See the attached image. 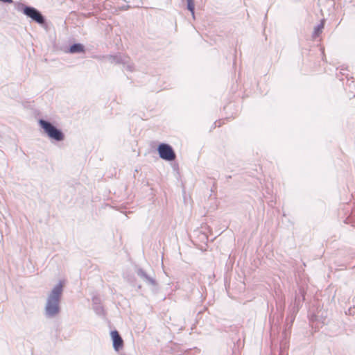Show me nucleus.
Returning a JSON list of instances; mask_svg holds the SVG:
<instances>
[{
  "mask_svg": "<svg viewBox=\"0 0 355 355\" xmlns=\"http://www.w3.org/2000/svg\"><path fill=\"white\" fill-rule=\"evenodd\" d=\"M157 150L162 159L168 161H173L175 159V154L169 145L162 144L158 146Z\"/></svg>",
  "mask_w": 355,
  "mask_h": 355,
  "instance_id": "nucleus-3",
  "label": "nucleus"
},
{
  "mask_svg": "<svg viewBox=\"0 0 355 355\" xmlns=\"http://www.w3.org/2000/svg\"><path fill=\"white\" fill-rule=\"evenodd\" d=\"M111 337L113 341V347L116 351H119L123 347V340L117 331L111 332Z\"/></svg>",
  "mask_w": 355,
  "mask_h": 355,
  "instance_id": "nucleus-5",
  "label": "nucleus"
},
{
  "mask_svg": "<svg viewBox=\"0 0 355 355\" xmlns=\"http://www.w3.org/2000/svg\"><path fill=\"white\" fill-rule=\"evenodd\" d=\"M70 53H80L84 52V46L80 44H75L70 47Z\"/></svg>",
  "mask_w": 355,
  "mask_h": 355,
  "instance_id": "nucleus-6",
  "label": "nucleus"
},
{
  "mask_svg": "<svg viewBox=\"0 0 355 355\" xmlns=\"http://www.w3.org/2000/svg\"><path fill=\"white\" fill-rule=\"evenodd\" d=\"M322 28H323V25H321L320 26L318 27L317 31H320L321 29H322Z\"/></svg>",
  "mask_w": 355,
  "mask_h": 355,
  "instance_id": "nucleus-9",
  "label": "nucleus"
},
{
  "mask_svg": "<svg viewBox=\"0 0 355 355\" xmlns=\"http://www.w3.org/2000/svg\"><path fill=\"white\" fill-rule=\"evenodd\" d=\"M24 13L37 21L39 24L44 23V18L42 15L34 8L26 7L24 10Z\"/></svg>",
  "mask_w": 355,
  "mask_h": 355,
  "instance_id": "nucleus-4",
  "label": "nucleus"
},
{
  "mask_svg": "<svg viewBox=\"0 0 355 355\" xmlns=\"http://www.w3.org/2000/svg\"><path fill=\"white\" fill-rule=\"evenodd\" d=\"M187 8L191 11V14L194 15V1L193 0H187Z\"/></svg>",
  "mask_w": 355,
  "mask_h": 355,
  "instance_id": "nucleus-7",
  "label": "nucleus"
},
{
  "mask_svg": "<svg viewBox=\"0 0 355 355\" xmlns=\"http://www.w3.org/2000/svg\"><path fill=\"white\" fill-rule=\"evenodd\" d=\"M63 285L60 283L53 289L46 307V313L53 316L59 312V301L62 295Z\"/></svg>",
  "mask_w": 355,
  "mask_h": 355,
  "instance_id": "nucleus-1",
  "label": "nucleus"
},
{
  "mask_svg": "<svg viewBox=\"0 0 355 355\" xmlns=\"http://www.w3.org/2000/svg\"><path fill=\"white\" fill-rule=\"evenodd\" d=\"M0 1H3V2H5V3H12V0H0Z\"/></svg>",
  "mask_w": 355,
  "mask_h": 355,
  "instance_id": "nucleus-8",
  "label": "nucleus"
},
{
  "mask_svg": "<svg viewBox=\"0 0 355 355\" xmlns=\"http://www.w3.org/2000/svg\"><path fill=\"white\" fill-rule=\"evenodd\" d=\"M39 123L51 139L56 141H62L64 139V135L62 132L49 122L41 119L40 120Z\"/></svg>",
  "mask_w": 355,
  "mask_h": 355,
  "instance_id": "nucleus-2",
  "label": "nucleus"
}]
</instances>
